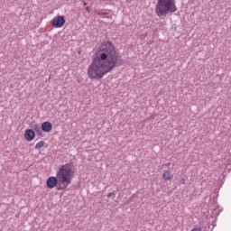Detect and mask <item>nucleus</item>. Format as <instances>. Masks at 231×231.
<instances>
[{"mask_svg": "<svg viewBox=\"0 0 231 231\" xmlns=\"http://www.w3.org/2000/svg\"><path fill=\"white\" fill-rule=\"evenodd\" d=\"M44 141H40L38 143H36L34 148L39 151L40 149H42V147H44Z\"/></svg>", "mask_w": 231, "mask_h": 231, "instance_id": "6e6552de", "label": "nucleus"}, {"mask_svg": "<svg viewBox=\"0 0 231 231\" xmlns=\"http://www.w3.org/2000/svg\"><path fill=\"white\" fill-rule=\"evenodd\" d=\"M32 129H33L32 131H35V133H38L42 129V126L39 125H34L32 126Z\"/></svg>", "mask_w": 231, "mask_h": 231, "instance_id": "1a4fd4ad", "label": "nucleus"}, {"mask_svg": "<svg viewBox=\"0 0 231 231\" xmlns=\"http://www.w3.org/2000/svg\"><path fill=\"white\" fill-rule=\"evenodd\" d=\"M180 183H181L182 185H185V180H180Z\"/></svg>", "mask_w": 231, "mask_h": 231, "instance_id": "f8f14e48", "label": "nucleus"}, {"mask_svg": "<svg viewBox=\"0 0 231 231\" xmlns=\"http://www.w3.org/2000/svg\"><path fill=\"white\" fill-rule=\"evenodd\" d=\"M124 64L122 54L116 51L113 42H102L97 51L95 52L92 63L88 66V75L92 80H100L104 75L113 71Z\"/></svg>", "mask_w": 231, "mask_h": 231, "instance_id": "f257e3e1", "label": "nucleus"}, {"mask_svg": "<svg viewBox=\"0 0 231 231\" xmlns=\"http://www.w3.org/2000/svg\"><path fill=\"white\" fill-rule=\"evenodd\" d=\"M24 138L27 142H32V140L35 139V131L33 129H26Z\"/></svg>", "mask_w": 231, "mask_h": 231, "instance_id": "39448f33", "label": "nucleus"}, {"mask_svg": "<svg viewBox=\"0 0 231 231\" xmlns=\"http://www.w3.org/2000/svg\"><path fill=\"white\" fill-rule=\"evenodd\" d=\"M87 12H89V7H86Z\"/></svg>", "mask_w": 231, "mask_h": 231, "instance_id": "2eb2a0df", "label": "nucleus"}, {"mask_svg": "<svg viewBox=\"0 0 231 231\" xmlns=\"http://www.w3.org/2000/svg\"><path fill=\"white\" fill-rule=\"evenodd\" d=\"M108 198H111V193L108 194Z\"/></svg>", "mask_w": 231, "mask_h": 231, "instance_id": "dca6fc26", "label": "nucleus"}, {"mask_svg": "<svg viewBox=\"0 0 231 231\" xmlns=\"http://www.w3.org/2000/svg\"><path fill=\"white\" fill-rule=\"evenodd\" d=\"M133 0H126V3H132Z\"/></svg>", "mask_w": 231, "mask_h": 231, "instance_id": "ddd939ff", "label": "nucleus"}, {"mask_svg": "<svg viewBox=\"0 0 231 231\" xmlns=\"http://www.w3.org/2000/svg\"><path fill=\"white\" fill-rule=\"evenodd\" d=\"M177 10L174 0H157L155 14L159 17H166L167 14H174Z\"/></svg>", "mask_w": 231, "mask_h": 231, "instance_id": "7ed1b4c3", "label": "nucleus"}, {"mask_svg": "<svg viewBox=\"0 0 231 231\" xmlns=\"http://www.w3.org/2000/svg\"><path fill=\"white\" fill-rule=\"evenodd\" d=\"M53 129V125L50 121H45L42 124V131L43 133H50Z\"/></svg>", "mask_w": 231, "mask_h": 231, "instance_id": "423d86ee", "label": "nucleus"}, {"mask_svg": "<svg viewBox=\"0 0 231 231\" xmlns=\"http://www.w3.org/2000/svg\"><path fill=\"white\" fill-rule=\"evenodd\" d=\"M162 178L167 181L172 178V173L171 172V171H166L163 172Z\"/></svg>", "mask_w": 231, "mask_h": 231, "instance_id": "0eeeda50", "label": "nucleus"}, {"mask_svg": "<svg viewBox=\"0 0 231 231\" xmlns=\"http://www.w3.org/2000/svg\"><path fill=\"white\" fill-rule=\"evenodd\" d=\"M75 176V169H73V162L62 164L57 172L56 177H49L46 180L47 189H55L57 190H64L71 185V180Z\"/></svg>", "mask_w": 231, "mask_h": 231, "instance_id": "f03ea898", "label": "nucleus"}, {"mask_svg": "<svg viewBox=\"0 0 231 231\" xmlns=\"http://www.w3.org/2000/svg\"><path fill=\"white\" fill-rule=\"evenodd\" d=\"M66 24V18L62 15L56 16L52 20V26L53 28H62Z\"/></svg>", "mask_w": 231, "mask_h": 231, "instance_id": "20e7f679", "label": "nucleus"}, {"mask_svg": "<svg viewBox=\"0 0 231 231\" xmlns=\"http://www.w3.org/2000/svg\"><path fill=\"white\" fill-rule=\"evenodd\" d=\"M83 3H84V6H87V5H88V4H87L86 2L83 1Z\"/></svg>", "mask_w": 231, "mask_h": 231, "instance_id": "4468645a", "label": "nucleus"}, {"mask_svg": "<svg viewBox=\"0 0 231 231\" xmlns=\"http://www.w3.org/2000/svg\"><path fill=\"white\" fill-rule=\"evenodd\" d=\"M190 231H201V228H199V227H195V228L191 229Z\"/></svg>", "mask_w": 231, "mask_h": 231, "instance_id": "9b49d317", "label": "nucleus"}, {"mask_svg": "<svg viewBox=\"0 0 231 231\" xmlns=\"http://www.w3.org/2000/svg\"><path fill=\"white\" fill-rule=\"evenodd\" d=\"M36 133L41 136V138H42V128H41L39 132H36Z\"/></svg>", "mask_w": 231, "mask_h": 231, "instance_id": "9d476101", "label": "nucleus"}]
</instances>
